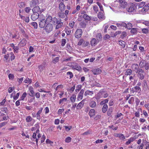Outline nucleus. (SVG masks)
Wrapping results in <instances>:
<instances>
[{"label":"nucleus","mask_w":149,"mask_h":149,"mask_svg":"<svg viewBox=\"0 0 149 149\" xmlns=\"http://www.w3.org/2000/svg\"><path fill=\"white\" fill-rule=\"evenodd\" d=\"M52 24L55 25L56 24V29H57L61 27L63 25V23L61 22V19H58L56 17H54L52 21Z\"/></svg>","instance_id":"f257e3e1"},{"label":"nucleus","mask_w":149,"mask_h":149,"mask_svg":"<svg viewBox=\"0 0 149 149\" xmlns=\"http://www.w3.org/2000/svg\"><path fill=\"white\" fill-rule=\"evenodd\" d=\"M108 96V94L106 91L104 89L101 90L100 92L97 93V95L96 97V98L97 99H99L100 98L103 97L106 98Z\"/></svg>","instance_id":"f03ea898"},{"label":"nucleus","mask_w":149,"mask_h":149,"mask_svg":"<svg viewBox=\"0 0 149 149\" xmlns=\"http://www.w3.org/2000/svg\"><path fill=\"white\" fill-rule=\"evenodd\" d=\"M136 73H137V77L141 80L143 79L146 75V73L141 68H139Z\"/></svg>","instance_id":"7ed1b4c3"},{"label":"nucleus","mask_w":149,"mask_h":149,"mask_svg":"<svg viewBox=\"0 0 149 149\" xmlns=\"http://www.w3.org/2000/svg\"><path fill=\"white\" fill-rule=\"evenodd\" d=\"M53 29V25L52 24L49 23L47 24L44 29L47 33H50L52 31Z\"/></svg>","instance_id":"20e7f679"},{"label":"nucleus","mask_w":149,"mask_h":149,"mask_svg":"<svg viewBox=\"0 0 149 149\" xmlns=\"http://www.w3.org/2000/svg\"><path fill=\"white\" fill-rule=\"evenodd\" d=\"M44 9H40V8L38 6H37L34 7L32 9V10L33 13H38V14H40L42 12L45 10Z\"/></svg>","instance_id":"39448f33"},{"label":"nucleus","mask_w":149,"mask_h":149,"mask_svg":"<svg viewBox=\"0 0 149 149\" xmlns=\"http://www.w3.org/2000/svg\"><path fill=\"white\" fill-rule=\"evenodd\" d=\"M135 5L132 3H130L128 5V8H127V11L129 12H132L135 10Z\"/></svg>","instance_id":"423d86ee"},{"label":"nucleus","mask_w":149,"mask_h":149,"mask_svg":"<svg viewBox=\"0 0 149 149\" xmlns=\"http://www.w3.org/2000/svg\"><path fill=\"white\" fill-rule=\"evenodd\" d=\"M82 33V30L81 29H79L77 30L75 34V37L77 38H79L81 36Z\"/></svg>","instance_id":"0eeeda50"},{"label":"nucleus","mask_w":149,"mask_h":149,"mask_svg":"<svg viewBox=\"0 0 149 149\" xmlns=\"http://www.w3.org/2000/svg\"><path fill=\"white\" fill-rule=\"evenodd\" d=\"M47 22L45 19H40L39 22V26L41 28H44Z\"/></svg>","instance_id":"6e6552de"},{"label":"nucleus","mask_w":149,"mask_h":149,"mask_svg":"<svg viewBox=\"0 0 149 149\" xmlns=\"http://www.w3.org/2000/svg\"><path fill=\"white\" fill-rule=\"evenodd\" d=\"M119 3L120 6L123 8H125L127 6V3L123 0H119Z\"/></svg>","instance_id":"1a4fd4ad"},{"label":"nucleus","mask_w":149,"mask_h":149,"mask_svg":"<svg viewBox=\"0 0 149 149\" xmlns=\"http://www.w3.org/2000/svg\"><path fill=\"white\" fill-rule=\"evenodd\" d=\"M92 72L94 75H97L100 74L101 72V70L100 69L97 68L95 69H93L92 70Z\"/></svg>","instance_id":"9d476101"},{"label":"nucleus","mask_w":149,"mask_h":149,"mask_svg":"<svg viewBox=\"0 0 149 149\" xmlns=\"http://www.w3.org/2000/svg\"><path fill=\"white\" fill-rule=\"evenodd\" d=\"M131 67L133 70L135 71L136 73L138 72L140 68L138 65L136 64H132Z\"/></svg>","instance_id":"9b49d317"},{"label":"nucleus","mask_w":149,"mask_h":149,"mask_svg":"<svg viewBox=\"0 0 149 149\" xmlns=\"http://www.w3.org/2000/svg\"><path fill=\"white\" fill-rule=\"evenodd\" d=\"M84 92V90L83 89H82L79 93L77 98V99L78 100H80L82 99Z\"/></svg>","instance_id":"f8f14e48"},{"label":"nucleus","mask_w":149,"mask_h":149,"mask_svg":"<svg viewBox=\"0 0 149 149\" xmlns=\"http://www.w3.org/2000/svg\"><path fill=\"white\" fill-rule=\"evenodd\" d=\"M39 16V14L38 13H33L31 15V18L33 21H35L37 19Z\"/></svg>","instance_id":"ddd939ff"},{"label":"nucleus","mask_w":149,"mask_h":149,"mask_svg":"<svg viewBox=\"0 0 149 149\" xmlns=\"http://www.w3.org/2000/svg\"><path fill=\"white\" fill-rule=\"evenodd\" d=\"M99 42V40H96V39L95 38H93L91 42V45L92 46H95L97 44L98 42Z\"/></svg>","instance_id":"4468645a"},{"label":"nucleus","mask_w":149,"mask_h":149,"mask_svg":"<svg viewBox=\"0 0 149 149\" xmlns=\"http://www.w3.org/2000/svg\"><path fill=\"white\" fill-rule=\"evenodd\" d=\"M53 19H54V17L52 18V17L50 15H48L45 21L46 22L48 23H49L50 22H52V23Z\"/></svg>","instance_id":"2eb2a0df"},{"label":"nucleus","mask_w":149,"mask_h":149,"mask_svg":"<svg viewBox=\"0 0 149 149\" xmlns=\"http://www.w3.org/2000/svg\"><path fill=\"white\" fill-rule=\"evenodd\" d=\"M73 68L79 71L81 70V67L77 63H75L73 65Z\"/></svg>","instance_id":"dca6fc26"},{"label":"nucleus","mask_w":149,"mask_h":149,"mask_svg":"<svg viewBox=\"0 0 149 149\" xmlns=\"http://www.w3.org/2000/svg\"><path fill=\"white\" fill-rule=\"evenodd\" d=\"M59 8L61 11H63L65 9V6L63 3L61 2L59 5Z\"/></svg>","instance_id":"f3484780"},{"label":"nucleus","mask_w":149,"mask_h":149,"mask_svg":"<svg viewBox=\"0 0 149 149\" xmlns=\"http://www.w3.org/2000/svg\"><path fill=\"white\" fill-rule=\"evenodd\" d=\"M84 100L78 104L77 107V109H80L83 107L84 104Z\"/></svg>","instance_id":"a211bd4d"},{"label":"nucleus","mask_w":149,"mask_h":149,"mask_svg":"<svg viewBox=\"0 0 149 149\" xmlns=\"http://www.w3.org/2000/svg\"><path fill=\"white\" fill-rule=\"evenodd\" d=\"M97 16L100 19H105V17L104 16L103 13L102 12H99Z\"/></svg>","instance_id":"6ab92c4d"},{"label":"nucleus","mask_w":149,"mask_h":149,"mask_svg":"<svg viewBox=\"0 0 149 149\" xmlns=\"http://www.w3.org/2000/svg\"><path fill=\"white\" fill-rule=\"evenodd\" d=\"M90 106L92 108H94L96 106V102L93 100H91L89 103Z\"/></svg>","instance_id":"aec40b11"},{"label":"nucleus","mask_w":149,"mask_h":149,"mask_svg":"<svg viewBox=\"0 0 149 149\" xmlns=\"http://www.w3.org/2000/svg\"><path fill=\"white\" fill-rule=\"evenodd\" d=\"M30 6L31 8L36 6V1L35 0L31 1L29 3Z\"/></svg>","instance_id":"412c9836"},{"label":"nucleus","mask_w":149,"mask_h":149,"mask_svg":"<svg viewBox=\"0 0 149 149\" xmlns=\"http://www.w3.org/2000/svg\"><path fill=\"white\" fill-rule=\"evenodd\" d=\"M149 9V3L145 5L143 8L142 9V11L143 12L147 11Z\"/></svg>","instance_id":"4be33fe9"},{"label":"nucleus","mask_w":149,"mask_h":149,"mask_svg":"<svg viewBox=\"0 0 149 149\" xmlns=\"http://www.w3.org/2000/svg\"><path fill=\"white\" fill-rule=\"evenodd\" d=\"M135 139V138L134 137H131L130 138L128 141H127L126 143L125 144L126 145H128L130 144Z\"/></svg>","instance_id":"5701e85b"},{"label":"nucleus","mask_w":149,"mask_h":149,"mask_svg":"<svg viewBox=\"0 0 149 149\" xmlns=\"http://www.w3.org/2000/svg\"><path fill=\"white\" fill-rule=\"evenodd\" d=\"M58 17L61 18H64L65 17V15L63 12L62 11L58 13Z\"/></svg>","instance_id":"b1692460"},{"label":"nucleus","mask_w":149,"mask_h":149,"mask_svg":"<svg viewBox=\"0 0 149 149\" xmlns=\"http://www.w3.org/2000/svg\"><path fill=\"white\" fill-rule=\"evenodd\" d=\"M146 63V61L144 60H142L140 62L139 64V67L141 68H143L144 67Z\"/></svg>","instance_id":"393cba45"},{"label":"nucleus","mask_w":149,"mask_h":149,"mask_svg":"<svg viewBox=\"0 0 149 149\" xmlns=\"http://www.w3.org/2000/svg\"><path fill=\"white\" fill-rule=\"evenodd\" d=\"M93 94V92L89 90L86 91L84 95L85 96L87 95H92Z\"/></svg>","instance_id":"a878e982"},{"label":"nucleus","mask_w":149,"mask_h":149,"mask_svg":"<svg viewBox=\"0 0 149 149\" xmlns=\"http://www.w3.org/2000/svg\"><path fill=\"white\" fill-rule=\"evenodd\" d=\"M95 114V110L94 109H92L90 110L89 112V115L91 117L94 116Z\"/></svg>","instance_id":"bb28decb"},{"label":"nucleus","mask_w":149,"mask_h":149,"mask_svg":"<svg viewBox=\"0 0 149 149\" xmlns=\"http://www.w3.org/2000/svg\"><path fill=\"white\" fill-rule=\"evenodd\" d=\"M108 109V106L107 104H104L102 109V111L103 113H105L107 111Z\"/></svg>","instance_id":"cd10ccee"},{"label":"nucleus","mask_w":149,"mask_h":149,"mask_svg":"<svg viewBox=\"0 0 149 149\" xmlns=\"http://www.w3.org/2000/svg\"><path fill=\"white\" fill-rule=\"evenodd\" d=\"M116 25L118 27H120L121 26L125 27L126 26V23L124 22H121L120 23H117Z\"/></svg>","instance_id":"c85d7f7f"},{"label":"nucleus","mask_w":149,"mask_h":149,"mask_svg":"<svg viewBox=\"0 0 149 149\" xmlns=\"http://www.w3.org/2000/svg\"><path fill=\"white\" fill-rule=\"evenodd\" d=\"M130 32L131 33L134 34H136L138 31V29L133 28L131 29Z\"/></svg>","instance_id":"c756f323"},{"label":"nucleus","mask_w":149,"mask_h":149,"mask_svg":"<svg viewBox=\"0 0 149 149\" xmlns=\"http://www.w3.org/2000/svg\"><path fill=\"white\" fill-rule=\"evenodd\" d=\"M132 27V24L130 23H128L127 24H126V26L125 27L127 28L128 29H130Z\"/></svg>","instance_id":"7c9ffc66"},{"label":"nucleus","mask_w":149,"mask_h":149,"mask_svg":"<svg viewBox=\"0 0 149 149\" xmlns=\"http://www.w3.org/2000/svg\"><path fill=\"white\" fill-rule=\"evenodd\" d=\"M83 17L85 20H90L91 19V18L87 14H84L83 16Z\"/></svg>","instance_id":"2f4dec72"},{"label":"nucleus","mask_w":149,"mask_h":149,"mask_svg":"<svg viewBox=\"0 0 149 149\" xmlns=\"http://www.w3.org/2000/svg\"><path fill=\"white\" fill-rule=\"evenodd\" d=\"M82 87V86L81 85H78L76 86V89L75 90V91L77 93H78L80 90L81 89Z\"/></svg>","instance_id":"473e14b6"},{"label":"nucleus","mask_w":149,"mask_h":149,"mask_svg":"<svg viewBox=\"0 0 149 149\" xmlns=\"http://www.w3.org/2000/svg\"><path fill=\"white\" fill-rule=\"evenodd\" d=\"M76 96L75 95H72L70 97V100L72 102H74L75 101Z\"/></svg>","instance_id":"72a5a7b5"},{"label":"nucleus","mask_w":149,"mask_h":149,"mask_svg":"<svg viewBox=\"0 0 149 149\" xmlns=\"http://www.w3.org/2000/svg\"><path fill=\"white\" fill-rule=\"evenodd\" d=\"M135 92L139 93L141 91V88L139 86H136L134 87Z\"/></svg>","instance_id":"f704fd0d"},{"label":"nucleus","mask_w":149,"mask_h":149,"mask_svg":"<svg viewBox=\"0 0 149 149\" xmlns=\"http://www.w3.org/2000/svg\"><path fill=\"white\" fill-rule=\"evenodd\" d=\"M118 43L122 46L123 48H124L125 47V42L122 40H120L118 41Z\"/></svg>","instance_id":"c9c22d12"},{"label":"nucleus","mask_w":149,"mask_h":149,"mask_svg":"<svg viewBox=\"0 0 149 149\" xmlns=\"http://www.w3.org/2000/svg\"><path fill=\"white\" fill-rule=\"evenodd\" d=\"M146 3L145 2L142 1L138 3L139 8H142L144 7Z\"/></svg>","instance_id":"e433bc0d"},{"label":"nucleus","mask_w":149,"mask_h":149,"mask_svg":"<svg viewBox=\"0 0 149 149\" xmlns=\"http://www.w3.org/2000/svg\"><path fill=\"white\" fill-rule=\"evenodd\" d=\"M29 91L31 93V94H30L29 95L31 96H33L34 94V91L33 90V88L31 87H30L29 88Z\"/></svg>","instance_id":"4c0bfd02"},{"label":"nucleus","mask_w":149,"mask_h":149,"mask_svg":"<svg viewBox=\"0 0 149 149\" xmlns=\"http://www.w3.org/2000/svg\"><path fill=\"white\" fill-rule=\"evenodd\" d=\"M132 71L130 69H128L125 72L126 75H130L132 74Z\"/></svg>","instance_id":"58836bf2"},{"label":"nucleus","mask_w":149,"mask_h":149,"mask_svg":"<svg viewBox=\"0 0 149 149\" xmlns=\"http://www.w3.org/2000/svg\"><path fill=\"white\" fill-rule=\"evenodd\" d=\"M112 112V108L111 107H110L107 112V114L108 116H110L111 115V113Z\"/></svg>","instance_id":"ea45409f"},{"label":"nucleus","mask_w":149,"mask_h":149,"mask_svg":"<svg viewBox=\"0 0 149 149\" xmlns=\"http://www.w3.org/2000/svg\"><path fill=\"white\" fill-rule=\"evenodd\" d=\"M33 118L30 116L27 117L26 118V121L27 122H29L32 120Z\"/></svg>","instance_id":"a19ab883"},{"label":"nucleus","mask_w":149,"mask_h":149,"mask_svg":"<svg viewBox=\"0 0 149 149\" xmlns=\"http://www.w3.org/2000/svg\"><path fill=\"white\" fill-rule=\"evenodd\" d=\"M118 137L120 138L123 140H124L125 139V136L122 134H119Z\"/></svg>","instance_id":"79ce46f5"},{"label":"nucleus","mask_w":149,"mask_h":149,"mask_svg":"<svg viewBox=\"0 0 149 149\" xmlns=\"http://www.w3.org/2000/svg\"><path fill=\"white\" fill-rule=\"evenodd\" d=\"M71 138L69 136H68L65 139V142L66 143H68L71 141Z\"/></svg>","instance_id":"37998d69"},{"label":"nucleus","mask_w":149,"mask_h":149,"mask_svg":"<svg viewBox=\"0 0 149 149\" xmlns=\"http://www.w3.org/2000/svg\"><path fill=\"white\" fill-rule=\"evenodd\" d=\"M19 49V48L18 46H15L14 48L13 49H14V52H16V53H18Z\"/></svg>","instance_id":"c03bdc74"},{"label":"nucleus","mask_w":149,"mask_h":149,"mask_svg":"<svg viewBox=\"0 0 149 149\" xmlns=\"http://www.w3.org/2000/svg\"><path fill=\"white\" fill-rule=\"evenodd\" d=\"M67 75H68L69 76L70 79H71V78H72L73 76V74L72 72H67Z\"/></svg>","instance_id":"a18cd8bd"},{"label":"nucleus","mask_w":149,"mask_h":149,"mask_svg":"<svg viewBox=\"0 0 149 149\" xmlns=\"http://www.w3.org/2000/svg\"><path fill=\"white\" fill-rule=\"evenodd\" d=\"M59 61V57H56L52 61L53 63L54 64L57 63Z\"/></svg>","instance_id":"49530a36"},{"label":"nucleus","mask_w":149,"mask_h":149,"mask_svg":"<svg viewBox=\"0 0 149 149\" xmlns=\"http://www.w3.org/2000/svg\"><path fill=\"white\" fill-rule=\"evenodd\" d=\"M31 25L33 26L35 28L37 29L38 27L37 24L35 22L31 23Z\"/></svg>","instance_id":"de8ad7c7"},{"label":"nucleus","mask_w":149,"mask_h":149,"mask_svg":"<svg viewBox=\"0 0 149 149\" xmlns=\"http://www.w3.org/2000/svg\"><path fill=\"white\" fill-rule=\"evenodd\" d=\"M74 24V22L73 21H71L70 22L69 24V26L70 27L72 28H73Z\"/></svg>","instance_id":"09e8293b"},{"label":"nucleus","mask_w":149,"mask_h":149,"mask_svg":"<svg viewBox=\"0 0 149 149\" xmlns=\"http://www.w3.org/2000/svg\"><path fill=\"white\" fill-rule=\"evenodd\" d=\"M10 54L11 55V56H10L11 60V61H12L13 60H14L15 58V56L14 55L13 53V52H11L10 53Z\"/></svg>","instance_id":"8fccbe9b"},{"label":"nucleus","mask_w":149,"mask_h":149,"mask_svg":"<svg viewBox=\"0 0 149 149\" xmlns=\"http://www.w3.org/2000/svg\"><path fill=\"white\" fill-rule=\"evenodd\" d=\"M84 42V40L83 39H81L78 43V45H81L82 44L83 45V43Z\"/></svg>","instance_id":"3c124183"},{"label":"nucleus","mask_w":149,"mask_h":149,"mask_svg":"<svg viewBox=\"0 0 149 149\" xmlns=\"http://www.w3.org/2000/svg\"><path fill=\"white\" fill-rule=\"evenodd\" d=\"M134 101V97H131L130 100H129L128 102L130 104H131Z\"/></svg>","instance_id":"603ef678"},{"label":"nucleus","mask_w":149,"mask_h":149,"mask_svg":"<svg viewBox=\"0 0 149 149\" xmlns=\"http://www.w3.org/2000/svg\"><path fill=\"white\" fill-rule=\"evenodd\" d=\"M19 6L20 8H23L25 6V3L23 2L20 3L19 4Z\"/></svg>","instance_id":"864d4df0"},{"label":"nucleus","mask_w":149,"mask_h":149,"mask_svg":"<svg viewBox=\"0 0 149 149\" xmlns=\"http://www.w3.org/2000/svg\"><path fill=\"white\" fill-rule=\"evenodd\" d=\"M65 129L67 131H69L72 129V126H70L69 127L68 126H65Z\"/></svg>","instance_id":"5fc2aeb1"},{"label":"nucleus","mask_w":149,"mask_h":149,"mask_svg":"<svg viewBox=\"0 0 149 149\" xmlns=\"http://www.w3.org/2000/svg\"><path fill=\"white\" fill-rule=\"evenodd\" d=\"M142 31L143 33L146 34L147 33H148V29L146 28H144L142 30Z\"/></svg>","instance_id":"6e6d98bb"},{"label":"nucleus","mask_w":149,"mask_h":149,"mask_svg":"<svg viewBox=\"0 0 149 149\" xmlns=\"http://www.w3.org/2000/svg\"><path fill=\"white\" fill-rule=\"evenodd\" d=\"M8 77L10 79L13 80L14 78V75L12 74H10L8 75Z\"/></svg>","instance_id":"4d7b16f0"},{"label":"nucleus","mask_w":149,"mask_h":149,"mask_svg":"<svg viewBox=\"0 0 149 149\" xmlns=\"http://www.w3.org/2000/svg\"><path fill=\"white\" fill-rule=\"evenodd\" d=\"M31 10V9L29 7H26L24 9V10L26 13H29Z\"/></svg>","instance_id":"13d9d810"},{"label":"nucleus","mask_w":149,"mask_h":149,"mask_svg":"<svg viewBox=\"0 0 149 149\" xmlns=\"http://www.w3.org/2000/svg\"><path fill=\"white\" fill-rule=\"evenodd\" d=\"M26 95V92L24 93L21 97V100H23Z\"/></svg>","instance_id":"bf43d9fd"},{"label":"nucleus","mask_w":149,"mask_h":149,"mask_svg":"<svg viewBox=\"0 0 149 149\" xmlns=\"http://www.w3.org/2000/svg\"><path fill=\"white\" fill-rule=\"evenodd\" d=\"M24 82L25 83H29L30 84L31 83V81H30L29 79V78H26V79L24 81Z\"/></svg>","instance_id":"052dcab7"},{"label":"nucleus","mask_w":149,"mask_h":149,"mask_svg":"<svg viewBox=\"0 0 149 149\" xmlns=\"http://www.w3.org/2000/svg\"><path fill=\"white\" fill-rule=\"evenodd\" d=\"M144 66L146 70H147L149 68V63H146Z\"/></svg>","instance_id":"680f3d73"},{"label":"nucleus","mask_w":149,"mask_h":149,"mask_svg":"<svg viewBox=\"0 0 149 149\" xmlns=\"http://www.w3.org/2000/svg\"><path fill=\"white\" fill-rule=\"evenodd\" d=\"M75 88V85H74V86L71 87L69 90V91L71 93H72L73 91H74V90Z\"/></svg>","instance_id":"e2e57ef3"},{"label":"nucleus","mask_w":149,"mask_h":149,"mask_svg":"<svg viewBox=\"0 0 149 149\" xmlns=\"http://www.w3.org/2000/svg\"><path fill=\"white\" fill-rule=\"evenodd\" d=\"M66 43V40L65 39H63L61 42V46H63Z\"/></svg>","instance_id":"0e129e2a"},{"label":"nucleus","mask_w":149,"mask_h":149,"mask_svg":"<svg viewBox=\"0 0 149 149\" xmlns=\"http://www.w3.org/2000/svg\"><path fill=\"white\" fill-rule=\"evenodd\" d=\"M67 100V98H63L62 99H60L59 100V104H61L64 101H65Z\"/></svg>","instance_id":"69168bd1"},{"label":"nucleus","mask_w":149,"mask_h":149,"mask_svg":"<svg viewBox=\"0 0 149 149\" xmlns=\"http://www.w3.org/2000/svg\"><path fill=\"white\" fill-rule=\"evenodd\" d=\"M1 111L6 113H7V111H8V109H7V108L6 107V108H2L1 109Z\"/></svg>","instance_id":"338daca9"},{"label":"nucleus","mask_w":149,"mask_h":149,"mask_svg":"<svg viewBox=\"0 0 149 149\" xmlns=\"http://www.w3.org/2000/svg\"><path fill=\"white\" fill-rule=\"evenodd\" d=\"M142 23L147 26H149V21H145L142 22Z\"/></svg>","instance_id":"774afa93"}]
</instances>
